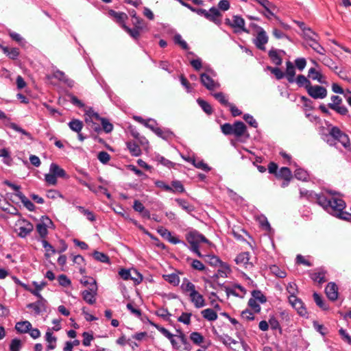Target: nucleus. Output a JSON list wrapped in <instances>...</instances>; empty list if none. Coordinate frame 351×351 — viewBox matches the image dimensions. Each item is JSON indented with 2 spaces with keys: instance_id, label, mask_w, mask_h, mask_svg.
<instances>
[{
  "instance_id": "a19ab883",
  "label": "nucleus",
  "mask_w": 351,
  "mask_h": 351,
  "mask_svg": "<svg viewBox=\"0 0 351 351\" xmlns=\"http://www.w3.org/2000/svg\"><path fill=\"white\" fill-rule=\"evenodd\" d=\"M163 277L166 281L173 285V286H178L180 283V278L176 274L165 275Z\"/></svg>"
},
{
  "instance_id": "4be33fe9",
  "label": "nucleus",
  "mask_w": 351,
  "mask_h": 351,
  "mask_svg": "<svg viewBox=\"0 0 351 351\" xmlns=\"http://www.w3.org/2000/svg\"><path fill=\"white\" fill-rule=\"evenodd\" d=\"M306 46L311 47L315 51L320 55H325L326 49L317 42L315 38L314 39H311V41L306 44L305 47H306Z\"/></svg>"
},
{
  "instance_id": "2eb2a0df",
  "label": "nucleus",
  "mask_w": 351,
  "mask_h": 351,
  "mask_svg": "<svg viewBox=\"0 0 351 351\" xmlns=\"http://www.w3.org/2000/svg\"><path fill=\"white\" fill-rule=\"evenodd\" d=\"M191 302L194 304L197 308H200L206 306L205 300L202 294L197 291L189 294Z\"/></svg>"
},
{
  "instance_id": "bf43d9fd",
  "label": "nucleus",
  "mask_w": 351,
  "mask_h": 351,
  "mask_svg": "<svg viewBox=\"0 0 351 351\" xmlns=\"http://www.w3.org/2000/svg\"><path fill=\"white\" fill-rule=\"evenodd\" d=\"M97 158L101 163L107 164L110 160V156L108 152L102 151L99 152Z\"/></svg>"
},
{
  "instance_id": "58836bf2",
  "label": "nucleus",
  "mask_w": 351,
  "mask_h": 351,
  "mask_svg": "<svg viewBox=\"0 0 351 351\" xmlns=\"http://www.w3.org/2000/svg\"><path fill=\"white\" fill-rule=\"evenodd\" d=\"M294 176L299 180L306 181L308 178V174L306 171L303 169L298 168L294 171Z\"/></svg>"
},
{
  "instance_id": "e2e57ef3",
  "label": "nucleus",
  "mask_w": 351,
  "mask_h": 351,
  "mask_svg": "<svg viewBox=\"0 0 351 351\" xmlns=\"http://www.w3.org/2000/svg\"><path fill=\"white\" fill-rule=\"evenodd\" d=\"M191 313H182V315L178 318V321L184 324L189 325L191 323Z\"/></svg>"
},
{
  "instance_id": "72a5a7b5",
  "label": "nucleus",
  "mask_w": 351,
  "mask_h": 351,
  "mask_svg": "<svg viewBox=\"0 0 351 351\" xmlns=\"http://www.w3.org/2000/svg\"><path fill=\"white\" fill-rule=\"evenodd\" d=\"M42 244L46 251L45 256L47 258L56 253V250L47 241L42 240Z\"/></svg>"
},
{
  "instance_id": "4c0bfd02",
  "label": "nucleus",
  "mask_w": 351,
  "mask_h": 351,
  "mask_svg": "<svg viewBox=\"0 0 351 351\" xmlns=\"http://www.w3.org/2000/svg\"><path fill=\"white\" fill-rule=\"evenodd\" d=\"M313 296L315 302L320 308L322 310H327L328 308V306L326 304L324 299L319 294L315 292Z\"/></svg>"
},
{
  "instance_id": "5fc2aeb1",
  "label": "nucleus",
  "mask_w": 351,
  "mask_h": 351,
  "mask_svg": "<svg viewBox=\"0 0 351 351\" xmlns=\"http://www.w3.org/2000/svg\"><path fill=\"white\" fill-rule=\"evenodd\" d=\"M252 298L259 301L261 303H265L267 301L266 297L259 290H254L252 292Z\"/></svg>"
},
{
  "instance_id": "c9c22d12",
  "label": "nucleus",
  "mask_w": 351,
  "mask_h": 351,
  "mask_svg": "<svg viewBox=\"0 0 351 351\" xmlns=\"http://www.w3.org/2000/svg\"><path fill=\"white\" fill-rule=\"evenodd\" d=\"M123 29L134 39L138 40L141 34V29L137 28H130L127 25H123Z\"/></svg>"
},
{
  "instance_id": "dca6fc26",
  "label": "nucleus",
  "mask_w": 351,
  "mask_h": 351,
  "mask_svg": "<svg viewBox=\"0 0 351 351\" xmlns=\"http://www.w3.org/2000/svg\"><path fill=\"white\" fill-rule=\"evenodd\" d=\"M325 293L331 301H335L338 298V287L334 282H329L325 288Z\"/></svg>"
},
{
  "instance_id": "473e14b6",
  "label": "nucleus",
  "mask_w": 351,
  "mask_h": 351,
  "mask_svg": "<svg viewBox=\"0 0 351 351\" xmlns=\"http://www.w3.org/2000/svg\"><path fill=\"white\" fill-rule=\"evenodd\" d=\"M268 56L269 58L271 59V62L275 64L277 66H280L282 64V59L278 53L276 49H271L269 53Z\"/></svg>"
},
{
  "instance_id": "ea45409f",
  "label": "nucleus",
  "mask_w": 351,
  "mask_h": 351,
  "mask_svg": "<svg viewBox=\"0 0 351 351\" xmlns=\"http://www.w3.org/2000/svg\"><path fill=\"white\" fill-rule=\"evenodd\" d=\"M190 339L195 344L198 346H200L204 340V337L198 332H193L191 333Z\"/></svg>"
},
{
  "instance_id": "4d7b16f0",
  "label": "nucleus",
  "mask_w": 351,
  "mask_h": 351,
  "mask_svg": "<svg viewBox=\"0 0 351 351\" xmlns=\"http://www.w3.org/2000/svg\"><path fill=\"white\" fill-rule=\"evenodd\" d=\"M268 69L275 75L277 80H281L285 76V73L278 67L269 66Z\"/></svg>"
},
{
  "instance_id": "bb28decb",
  "label": "nucleus",
  "mask_w": 351,
  "mask_h": 351,
  "mask_svg": "<svg viewBox=\"0 0 351 351\" xmlns=\"http://www.w3.org/2000/svg\"><path fill=\"white\" fill-rule=\"evenodd\" d=\"M127 147L130 153L134 156H138L141 154V149L139 145L134 141H128L126 143Z\"/></svg>"
},
{
  "instance_id": "69168bd1",
  "label": "nucleus",
  "mask_w": 351,
  "mask_h": 351,
  "mask_svg": "<svg viewBox=\"0 0 351 351\" xmlns=\"http://www.w3.org/2000/svg\"><path fill=\"white\" fill-rule=\"evenodd\" d=\"M21 348V341L19 339H14L12 340L10 350V351H20Z\"/></svg>"
},
{
  "instance_id": "0eeeda50",
  "label": "nucleus",
  "mask_w": 351,
  "mask_h": 351,
  "mask_svg": "<svg viewBox=\"0 0 351 351\" xmlns=\"http://www.w3.org/2000/svg\"><path fill=\"white\" fill-rule=\"evenodd\" d=\"M308 94L313 99H324L327 96V90L325 87L319 85H311L306 90Z\"/></svg>"
},
{
  "instance_id": "6e6d98bb",
  "label": "nucleus",
  "mask_w": 351,
  "mask_h": 351,
  "mask_svg": "<svg viewBox=\"0 0 351 351\" xmlns=\"http://www.w3.org/2000/svg\"><path fill=\"white\" fill-rule=\"evenodd\" d=\"M303 34H304V38L306 40V43L308 42H310L311 41V39H314L315 38H313V36H317V35L311 30V28L308 27H304V32H303Z\"/></svg>"
},
{
  "instance_id": "603ef678",
  "label": "nucleus",
  "mask_w": 351,
  "mask_h": 351,
  "mask_svg": "<svg viewBox=\"0 0 351 351\" xmlns=\"http://www.w3.org/2000/svg\"><path fill=\"white\" fill-rule=\"evenodd\" d=\"M101 124L102 125V130L106 133H110L113 130V125L106 118L101 119Z\"/></svg>"
},
{
  "instance_id": "79ce46f5",
  "label": "nucleus",
  "mask_w": 351,
  "mask_h": 351,
  "mask_svg": "<svg viewBox=\"0 0 351 351\" xmlns=\"http://www.w3.org/2000/svg\"><path fill=\"white\" fill-rule=\"evenodd\" d=\"M269 269L273 274H274L278 278H285L287 276L286 271L279 268L277 265H271L269 267Z\"/></svg>"
},
{
  "instance_id": "de8ad7c7",
  "label": "nucleus",
  "mask_w": 351,
  "mask_h": 351,
  "mask_svg": "<svg viewBox=\"0 0 351 351\" xmlns=\"http://www.w3.org/2000/svg\"><path fill=\"white\" fill-rule=\"evenodd\" d=\"M94 258L98 261L101 263H109L110 259L107 254L100 252L98 251H95L93 254Z\"/></svg>"
},
{
  "instance_id": "423d86ee",
  "label": "nucleus",
  "mask_w": 351,
  "mask_h": 351,
  "mask_svg": "<svg viewBox=\"0 0 351 351\" xmlns=\"http://www.w3.org/2000/svg\"><path fill=\"white\" fill-rule=\"evenodd\" d=\"M332 103L328 104L329 108L335 110L336 112L341 115L347 114L348 110V108L344 106H341L342 104V99L338 95H332L331 97Z\"/></svg>"
},
{
  "instance_id": "37998d69",
  "label": "nucleus",
  "mask_w": 351,
  "mask_h": 351,
  "mask_svg": "<svg viewBox=\"0 0 351 351\" xmlns=\"http://www.w3.org/2000/svg\"><path fill=\"white\" fill-rule=\"evenodd\" d=\"M187 160L191 162L192 164L198 169H201L205 171H209L210 170L208 165L204 163L202 160L196 161L194 158H189Z\"/></svg>"
},
{
  "instance_id": "680f3d73",
  "label": "nucleus",
  "mask_w": 351,
  "mask_h": 351,
  "mask_svg": "<svg viewBox=\"0 0 351 351\" xmlns=\"http://www.w3.org/2000/svg\"><path fill=\"white\" fill-rule=\"evenodd\" d=\"M45 180L49 185H56L57 184V177L50 171L45 174Z\"/></svg>"
},
{
  "instance_id": "c85d7f7f",
  "label": "nucleus",
  "mask_w": 351,
  "mask_h": 351,
  "mask_svg": "<svg viewBox=\"0 0 351 351\" xmlns=\"http://www.w3.org/2000/svg\"><path fill=\"white\" fill-rule=\"evenodd\" d=\"M308 76L312 78L313 80H317L321 84L325 83V81L323 80L324 77L323 75L318 71H317L315 68H311L308 70Z\"/></svg>"
},
{
  "instance_id": "e433bc0d",
  "label": "nucleus",
  "mask_w": 351,
  "mask_h": 351,
  "mask_svg": "<svg viewBox=\"0 0 351 351\" xmlns=\"http://www.w3.org/2000/svg\"><path fill=\"white\" fill-rule=\"evenodd\" d=\"M197 104L202 108V109L208 115L211 114L213 112V108L210 104L202 99H197Z\"/></svg>"
},
{
  "instance_id": "a18cd8bd",
  "label": "nucleus",
  "mask_w": 351,
  "mask_h": 351,
  "mask_svg": "<svg viewBox=\"0 0 351 351\" xmlns=\"http://www.w3.org/2000/svg\"><path fill=\"white\" fill-rule=\"evenodd\" d=\"M154 133L159 137H160L163 139H165V140H167L168 138H169L172 135L171 132H170L169 130H163L162 129H161L160 128H155Z\"/></svg>"
},
{
  "instance_id": "412c9836",
  "label": "nucleus",
  "mask_w": 351,
  "mask_h": 351,
  "mask_svg": "<svg viewBox=\"0 0 351 351\" xmlns=\"http://www.w3.org/2000/svg\"><path fill=\"white\" fill-rule=\"evenodd\" d=\"M232 27L237 28V29L241 30L244 32L249 33V31L245 27L244 19L240 16H238V15L233 16Z\"/></svg>"
},
{
  "instance_id": "49530a36",
  "label": "nucleus",
  "mask_w": 351,
  "mask_h": 351,
  "mask_svg": "<svg viewBox=\"0 0 351 351\" xmlns=\"http://www.w3.org/2000/svg\"><path fill=\"white\" fill-rule=\"evenodd\" d=\"M176 202L184 210L190 213L193 210V206H191L186 200L182 199H176Z\"/></svg>"
},
{
  "instance_id": "f03ea898",
  "label": "nucleus",
  "mask_w": 351,
  "mask_h": 351,
  "mask_svg": "<svg viewBox=\"0 0 351 351\" xmlns=\"http://www.w3.org/2000/svg\"><path fill=\"white\" fill-rule=\"evenodd\" d=\"M327 137V143L330 146L336 145L337 141L340 143L345 148H348L350 145L348 136L337 126H332L330 128Z\"/></svg>"
},
{
  "instance_id": "1a4fd4ad",
  "label": "nucleus",
  "mask_w": 351,
  "mask_h": 351,
  "mask_svg": "<svg viewBox=\"0 0 351 351\" xmlns=\"http://www.w3.org/2000/svg\"><path fill=\"white\" fill-rule=\"evenodd\" d=\"M327 271L322 267L315 269L314 271L310 274V278L315 282L319 285H322L326 282L328 279L326 278Z\"/></svg>"
},
{
  "instance_id": "393cba45",
  "label": "nucleus",
  "mask_w": 351,
  "mask_h": 351,
  "mask_svg": "<svg viewBox=\"0 0 351 351\" xmlns=\"http://www.w3.org/2000/svg\"><path fill=\"white\" fill-rule=\"evenodd\" d=\"M32 324L28 321L19 322L16 324L15 329L19 333H26L30 330Z\"/></svg>"
},
{
  "instance_id": "8fccbe9b",
  "label": "nucleus",
  "mask_w": 351,
  "mask_h": 351,
  "mask_svg": "<svg viewBox=\"0 0 351 351\" xmlns=\"http://www.w3.org/2000/svg\"><path fill=\"white\" fill-rule=\"evenodd\" d=\"M171 187L173 188V191L171 193H184L185 189L182 184V182L179 180H173L171 182Z\"/></svg>"
},
{
  "instance_id": "3c124183",
  "label": "nucleus",
  "mask_w": 351,
  "mask_h": 351,
  "mask_svg": "<svg viewBox=\"0 0 351 351\" xmlns=\"http://www.w3.org/2000/svg\"><path fill=\"white\" fill-rule=\"evenodd\" d=\"M9 36L11 37V38L13 40L16 41L21 46L25 45L26 42H25V39L19 34L14 32H10Z\"/></svg>"
},
{
  "instance_id": "4468645a",
  "label": "nucleus",
  "mask_w": 351,
  "mask_h": 351,
  "mask_svg": "<svg viewBox=\"0 0 351 351\" xmlns=\"http://www.w3.org/2000/svg\"><path fill=\"white\" fill-rule=\"evenodd\" d=\"M207 16L208 17H206V19L208 21L214 23L217 25H220L221 24L222 14L215 7H212L210 8Z\"/></svg>"
},
{
  "instance_id": "f257e3e1",
  "label": "nucleus",
  "mask_w": 351,
  "mask_h": 351,
  "mask_svg": "<svg viewBox=\"0 0 351 351\" xmlns=\"http://www.w3.org/2000/svg\"><path fill=\"white\" fill-rule=\"evenodd\" d=\"M317 203L328 213L345 220H350L351 214L344 212L345 202L340 198L332 197H327L324 194L316 195Z\"/></svg>"
},
{
  "instance_id": "9b49d317",
  "label": "nucleus",
  "mask_w": 351,
  "mask_h": 351,
  "mask_svg": "<svg viewBox=\"0 0 351 351\" xmlns=\"http://www.w3.org/2000/svg\"><path fill=\"white\" fill-rule=\"evenodd\" d=\"M276 177L278 179L283 180L282 187H286L289 185L293 176L289 168L284 167L280 168L278 173H276Z\"/></svg>"
},
{
  "instance_id": "f3484780",
  "label": "nucleus",
  "mask_w": 351,
  "mask_h": 351,
  "mask_svg": "<svg viewBox=\"0 0 351 351\" xmlns=\"http://www.w3.org/2000/svg\"><path fill=\"white\" fill-rule=\"evenodd\" d=\"M108 14L113 18V19L121 25L123 28V25H126L125 24V21L128 19V15L124 12H117L113 10H110L108 11Z\"/></svg>"
},
{
  "instance_id": "a211bd4d",
  "label": "nucleus",
  "mask_w": 351,
  "mask_h": 351,
  "mask_svg": "<svg viewBox=\"0 0 351 351\" xmlns=\"http://www.w3.org/2000/svg\"><path fill=\"white\" fill-rule=\"evenodd\" d=\"M97 293V289H87L82 291V295L84 301L89 304H93L95 302V296Z\"/></svg>"
},
{
  "instance_id": "0e129e2a",
  "label": "nucleus",
  "mask_w": 351,
  "mask_h": 351,
  "mask_svg": "<svg viewBox=\"0 0 351 351\" xmlns=\"http://www.w3.org/2000/svg\"><path fill=\"white\" fill-rule=\"evenodd\" d=\"M82 337L84 338L82 341V344L84 346H89L90 345L91 341L93 340L94 339L93 335L88 332H84L82 334Z\"/></svg>"
},
{
  "instance_id": "a878e982",
  "label": "nucleus",
  "mask_w": 351,
  "mask_h": 351,
  "mask_svg": "<svg viewBox=\"0 0 351 351\" xmlns=\"http://www.w3.org/2000/svg\"><path fill=\"white\" fill-rule=\"evenodd\" d=\"M34 226L30 222H25V225L23 226H21L19 230V232L18 233V235L21 237L24 238L27 237L29 233L33 230Z\"/></svg>"
},
{
  "instance_id": "b1692460",
  "label": "nucleus",
  "mask_w": 351,
  "mask_h": 351,
  "mask_svg": "<svg viewBox=\"0 0 351 351\" xmlns=\"http://www.w3.org/2000/svg\"><path fill=\"white\" fill-rule=\"evenodd\" d=\"M49 171L56 177L65 178L66 176V171L56 163L50 165Z\"/></svg>"
},
{
  "instance_id": "6e6552de",
  "label": "nucleus",
  "mask_w": 351,
  "mask_h": 351,
  "mask_svg": "<svg viewBox=\"0 0 351 351\" xmlns=\"http://www.w3.org/2000/svg\"><path fill=\"white\" fill-rule=\"evenodd\" d=\"M289 302L300 315L306 316L307 315V311L304 303L296 295H289Z\"/></svg>"
},
{
  "instance_id": "c03bdc74",
  "label": "nucleus",
  "mask_w": 351,
  "mask_h": 351,
  "mask_svg": "<svg viewBox=\"0 0 351 351\" xmlns=\"http://www.w3.org/2000/svg\"><path fill=\"white\" fill-rule=\"evenodd\" d=\"M296 83L299 86H304L306 90L311 86V82L303 75H299L296 78Z\"/></svg>"
},
{
  "instance_id": "7c9ffc66",
  "label": "nucleus",
  "mask_w": 351,
  "mask_h": 351,
  "mask_svg": "<svg viewBox=\"0 0 351 351\" xmlns=\"http://www.w3.org/2000/svg\"><path fill=\"white\" fill-rule=\"evenodd\" d=\"M69 128L77 133H80L83 128V122L79 119H73L69 123Z\"/></svg>"
},
{
  "instance_id": "13d9d810",
  "label": "nucleus",
  "mask_w": 351,
  "mask_h": 351,
  "mask_svg": "<svg viewBox=\"0 0 351 351\" xmlns=\"http://www.w3.org/2000/svg\"><path fill=\"white\" fill-rule=\"evenodd\" d=\"M257 3H258L261 5H262L268 13L271 15H274V13L271 11V8L273 7L272 3L269 1L268 0H255Z\"/></svg>"
},
{
  "instance_id": "20e7f679",
  "label": "nucleus",
  "mask_w": 351,
  "mask_h": 351,
  "mask_svg": "<svg viewBox=\"0 0 351 351\" xmlns=\"http://www.w3.org/2000/svg\"><path fill=\"white\" fill-rule=\"evenodd\" d=\"M221 130L223 134L234 135L236 137H241L247 133L246 125L240 121H235L233 125L226 123L221 125Z\"/></svg>"
},
{
  "instance_id": "2f4dec72",
  "label": "nucleus",
  "mask_w": 351,
  "mask_h": 351,
  "mask_svg": "<svg viewBox=\"0 0 351 351\" xmlns=\"http://www.w3.org/2000/svg\"><path fill=\"white\" fill-rule=\"evenodd\" d=\"M203 317L208 321H215L217 319V313L212 308H206L201 312Z\"/></svg>"
},
{
  "instance_id": "c756f323",
  "label": "nucleus",
  "mask_w": 351,
  "mask_h": 351,
  "mask_svg": "<svg viewBox=\"0 0 351 351\" xmlns=\"http://www.w3.org/2000/svg\"><path fill=\"white\" fill-rule=\"evenodd\" d=\"M80 282L88 289H97L96 280L92 277L84 276L80 280Z\"/></svg>"
},
{
  "instance_id": "774afa93",
  "label": "nucleus",
  "mask_w": 351,
  "mask_h": 351,
  "mask_svg": "<svg viewBox=\"0 0 351 351\" xmlns=\"http://www.w3.org/2000/svg\"><path fill=\"white\" fill-rule=\"evenodd\" d=\"M243 119L252 127L256 128L258 127V123L254 119V117L249 114H245L243 115Z\"/></svg>"
},
{
  "instance_id": "6ab92c4d",
  "label": "nucleus",
  "mask_w": 351,
  "mask_h": 351,
  "mask_svg": "<svg viewBox=\"0 0 351 351\" xmlns=\"http://www.w3.org/2000/svg\"><path fill=\"white\" fill-rule=\"evenodd\" d=\"M180 289L184 293L189 295L196 291L195 285L186 278L183 279Z\"/></svg>"
},
{
  "instance_id": "052dcab7",
  "label": "nucleus",
  "mask_w": 351,
  "mask_h": 351,
  "mask_svg": "<svg viewBox=\"0 0 351 351\" xmlns=\"http://www.w3.org/2000/svg\"><path fill=\"white\" fill-rule=\"evenodd\" d=\"M36 230L38 232V234L41 238H45L48 234L47 226L44 223L37 224Z\"/></svg>"
},
{
  "instance_id": "864d4df0",
  "label": "nucleus",
  "mask_w": 351,
  "mask_h": 351,
  "mask_svg": "<svg viewBox=\"0 0 351 351\" xmlns=\"http://www.w3.org/2000/svg\"><path fill=\"white\" fill-rule=\"evenodd\" d=\"M77 208L81 213L85 215L89 221H94L95 220V217L93 212L86 209L83 206H77Z\"/></svg>"
},
{
  "instance_id": "39448f33",
  "label": "nucleus",
  "mask_w": 351,
  "mask_h": 351,
  "mask_svg": "<svg viewBox=\"0 0 351 351\" xmlns=\"http://www.w3.org/2000/svg\"><path fill=\"white\" fill-rule=\"evenodd\" d=\"M235 262L241 268L246 269H250L254 266L249 252H241L238 254L235 258Z\"/></svg>"
},
{
  "instance_id": "f704fd0d",
  "label": "nucleus",
  "mask_w": 351,
  "mask_h": 351,
  "mask_svg": "<svg viewBox=\"0 0 351 351\" xmlns=\"http://www.w3.org/2000/svg\"><path fill=\"white\" fill-rule=\"evenodd\" d=\"M320 60L325 66L330 68L335 73H337L338 66H337L335 62L330 58L324 55V57Z\"/></svg>"
},
{
  "instance_id": "f8f14e48",
  "label": "nucleus",
  "mask_w": 351,
  "mask_h": 351,
  "mask_svg": "<svg viewBox=\"0 0 351 351\" xmlns=\"http://www.w3.org/2000/svg\"><path fill=\"white\" fill-rule=\"evenodd\" d=\"M200 81L204 86L209 90H213L219 87V84L214 81L211 77L206 73H202L200 75Z\"/></svg>"
},
{
  "instance_id": "09e8293b",
  "label": "nucleus",
  "mask_w": 351,
  "mask_h": 351,
  "mask_svg": "<svg viewBox=\"0 0 351 351\" xmlns=\"http://www.w3.org/2000/svg\"><path fill=\"white\" fill-rule=\"evenodd\" d=\"M213 95L221 105L227 107L230 104L228 99H226V95L221 92L216 93Z\"/></svg>"
},
{
  "instance_id": "ddd939ff",
  "label": "nucleus",
  "mask_w": 351,
  "mask_h": 351,
  "mask_svg": "<svg viewBox=\"0 0 351 351\" xmlns=\"http://www.w3.org/2000/svg\"><path fill=\"white\" fill-rule=\"evenodd\" d=\"M27 308L33 309L35 314L39 315L47 311V300L45 299L38 300L35 302L28 304Z\"/></svg>"
},
{
  "instance_id": "cd10ccee",
  "label": "nucleus",
  "mask_w": 351,
  "mask_h": 351,
  "mask_svg": "<svg viewBox=\"0 0 351 351\" xmlns=\"http://www.w3.org/2000/svg\"><path fill=\"white\" fill-rule=\"evenodd\" d=\"M16 196L19 198L24 206L29 211H34L36 208L35 205L23 193H20L16 194Z\"/></svg>"
},
{
  "instance_id": "338daca9",
  "label": "nucleus",
  "mask_w": 351,
  "mask_h": 351,
  "mask_svg": "<svg viewBox=\"0 0 351 351\" xmlns=\"http://www.w3.org/2000/svg\"><path fill=\"white\" fill-rule=\"evenodd\" d=\"M59 284L64 287H69L71 282L64 274H61L58 277Z\"/></svg>"
},
{
  "instance_id": "5701e85b",
  "label": "nucleus",
  "mask_w": 351,
  "mask_h": 351,
  "mask_svg": "<svg viewBox=\"0 0 351 351\" xmlns=\"http://www.w3.org/2000/svg\"><path fill=\"white\" fill-rule=\"evenodd\" d=\"M286 73H285L287 80L289 82L293 83L295 81L294 77L295 74V67L293 63L290 61L286 62Z\"/></svg>"
},
{
  "instance_id": "9d476101",
  "label": "nucleus",
  "mask_w": 351,
  "mask_h": 351,
  "mask_svg": "<svg viewBox=\"0 0 351 351\" xmlns=\"http://www.w3.org/2000/svg\"><path fill=\"white\" fill-rule=\"evenodd\" d=\"M269 38L263 28H260L258 32L256 38L254 39V43L256 47L262 51L265 50V45L267 43Z\"/></svg>"
},
{
  "instance_id": "7ed1b4c3",
  "label": "nucleus",
  "mask_w": 351,
  "mask_h": 351,
  "mask_svg": "<svg viewBox=\"0 0 351 351\" xmlns=\"http://www.w3.org/2000/svg\"><path fill=\"white\" fill-rule=\"evenodd\" d=\"M186 239L191 245L190 250L199 258L203 257V255L199 250V243H205L210 244V241L197 230H193L188 232L186 234Z\"/></svg>"
},
{
  "instance_id": "aec40b11",
  "label": "nucleus",
  "mask_w": 351,
  "mask_h": 351,
  "mask_svg": "<svg viewBox=\"0 0 351 351\" xmlns=\"http://www.w3.org/2000/svg\"><path fill=\"white\" fill-rule=\"evenodd\" d=\"M0 49L9 58L12 60L17 59L20 54L19 49L16 47L10 48L8 47L0 45Z\"/></svg>"
}]
</instances>
